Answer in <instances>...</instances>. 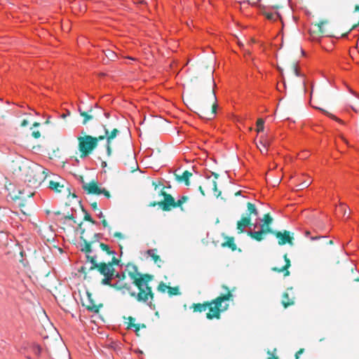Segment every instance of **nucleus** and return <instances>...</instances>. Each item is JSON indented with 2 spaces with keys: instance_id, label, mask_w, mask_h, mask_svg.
Instances as JSON below:
<instances>
[{
  "instance_id": "obj_31",
  "label": "nucleus",
  "mask_w": 359,
  "mask_h": 359,
  "mask_svg": "<svg viewBox=\"0 0 359 359\" xmlns=\"http://www.w3.org/2000/svg\"><path fill=\"white\" fill-rule=\"evenodd\" d=\"M264 128V121L262 118H258L257 121V129L256 131L259 133L262 132Z\"/></svg>"
},
{
  "instance_id": "obj_30",
  "label": "nucleus",
  "mask_w": 359,
  "mask_h": 359,
  "mask_svg": "<svg viewBox=\"0 0 359 359\" xmlns=\"http://www.w3.org/2000/svg\"><path fill=\"white\" fill-rule=\"evenodd\" d=\"M189 199V197L187 196H183L181 197L180 199H179L177 201L175 202V208H180L182 210H183V208L182 207V204H184L185 202H187Z\"/></svg>"
},
{
  "instance_id": "obj_32",
  "label": "nucleus",
  "mask_w": 359,
  "mask_h": 359,
  "mask_svg": "<svg viewBox=\"0 0 359 359\" xmlns=\"http://www.w3.org/2000/svg\"><path fill=\"white\" fill-rule=\"evenodd\" d=\"M168 292L170 296L180 294V290L178 287H170L168 286Z\"/></svg>"
},
{
  "instance_id": "obj_48",
  "label": "nucleus",
  "mask_w": 359,
  "mask_h": 359,
  "mask_svg": "<svg viewBox=\"0 0 359 359\" xmlns=\"http://www.w3.org/2000/svg\"><path fill=\"white\" fill-rule=\"evenodd\" d=\"M114 236L118 239H123L124 238L123 235L121 232H118V231L115 232L114 233Z\"/></svg>"
},
{
  "instance_id": "obj_60",
  "label": "nucleus",
  "mask_w": 359,
  "mask_h": 359,
  "mask_svg": "<svg viewBox=\"0 0 359 359\" xmlns=\"http://www.w3.org/2000/svg\"><path fill=\"white\" fill-rule=\"evenodd\" d=\"M268 359H279L278 356L271 355V357H269Z\"/></svg>"
},
{
  "instance_id": "obj_37",
  "label": "nucleus",
  "mask_w": 359,
  "mask_h": 359,
  "mask_svg": "<svg viewBox=\"0 0 359 359\" xmlns=\"http://www.w3.org/2000/svg\"><path fill=\"white\" fill-rule=\"evenodd\" d=\"M266 18L271 20H276L279 18L278 13H265Z\"/></svg>"
},
{
  "instance_id": "obj_57",
  "label": "nucleus",
  "mask_w": 359,
  "mask_h": 359,
  "mask_svg": "<svg viewBox=\"0 0 359 359\" xmlns=\"http://www.w3.org/2000/svg\"><path fill=\"white\" fill-rule=\"evenodd\" d=\"M133 1L136 4H143L144 3V0H133Z\"/></svg>"
},
{
  "instance_id": "obj_15",
  "label": "nucleus",
  "mask_w": 359,
  "mask_h": 359,
  "mask_svg": "<svg viewBox=\"0 0 359 359\" xmlns=\"http://www.w3.org/2000/svg\"><path fill=\"white\" fill-rule=\"evenodd\" d=\"M273 218L269 213H266L264 215L262 219V223L261 224V229L266 230V231L269 233H273L274 230H273L271 227V225L273 222Z\"/></svg>"
},
{
  "instance_id": "obj_19",
  "label": "nucleus",
  "mask_w": 359,
  "mask_h": 359,
  "mask_svg": "<svg viewBox=\"0 0 359 359\" xmlns=\"http://www.w3.org/2000/svg\"><path fill=\"white\" fill-rule=\"evenodd\" d=\"M267 233H268L266 231V230L261 229L259 231H257L248 232V236H249L250 238H253L254 240L259 242L264 239V236Z\"/></svg>"
},
{
  "instance_id": "obj_14",
  "label": "nucleus",
  "mask_w": 359,
  "mask_h": 359,
  "mask_svg": "<svg viewBox=\"0 0 359 359\" xmlns=\"http://www.w3.org/2000/svg\"><path fill=\"white\" fill-rule=\"evenodd\" d=\"M79 112L81 116L83 117V125H86L88 121L93 120L95 116H97V111L95 112L93 107H90L88 111H83L80 107H79Z\"/></svg>"
},
{
  "instance_id": "obj_62",
  "label": "nucleus",
  "mask_w": 359,
  "mask_h": 359,
  "mask_svg": "<svg viewBox=\"0 0 359 359\" xmlns=\"http://www.w3.org/2000/svg\"><path fill=\"white\" fill-rule=\"evenodd\" d=\"M234 195L236 196H241V191H238L236 192Z\"/></svg>"
},
{
  "instance_id": "obj_28",
  "label": "nucleus",
  "mask_w": 359,
  "mask_h": 359,
  "mask_svg": "<svg viewBox=\"0 0 359 359\" xmlns=\"http://www.w3.org/2000/svg\"><path fill=\"white\" fill-rule=\"evenodd\" d=\"M99 246L102 249V251L105 252L108 255H111L112 257H115V252L111 250L109 246L103 243H99Z\"/></svg>"
},
{
  "instance_id": "obj_52",
  "label": "nucleus",
  "mask_w": 359,
  "mask_h": 359,
  "mask_svg": "<svg viewBox=\"0 0 359 359\" xmlns=\"http://www.w3.org/2000/svg\"><path fill=\"white\" fill-rule=\"evenodd\" d=\"M90 205L94 210H98L97 202L95 201L91 203Z\"/></svg>"
},
{
  "instance_id": "obj_29",
  "label": "nucleus",
  "mask_w": 359,
  "mask_h": 359,
  "mask_svg": "<svg viewBox=\"0 0 359 359\" xmlns=\"http://www.w3.org/2000/svg\"><path fill=\"white\" fill-rule=\"evenodd\" d=\"M316 109H318L319 110L322 111L326 116H327L328 117L331 118L332 119L341 123V124H344V122L341 120L340 118H337V116H335L334 114L330 113L329 111L323 109H321V108H319L316 106H313Z\"/></svg>"
},
{
  "instance_id": "obj_21",
  "label": "nucleus",
  "mask_w": 359,
  "mask_h": 359,
  "mask_svg": "<svg viewBox=\"0 0 359 359\" xmlns=\"http://www.w3.org/2000/svg\"><path fill=\"white\" fill-rule=\"evenodd\" d=\"M203 67H199L197 72L196 75L193 76L189 81L190 87L191 89L194 90L197 88V87L199 85L200 81H199V76L201 75V73L203 72Z\"/></svg>"
},
{
  "instance_id": "obj_9",
  "label": "nucleus",
  "mask_w": 359,
  "mask_h": 359,
  "mask_svg": "<svg viewBox=\"0 0 359 359\" xmlns=\"http://www.w3.org/2000/svg\"><path fill=\"white\" fill-rule=\"evenodd\" d=\"M83 189L87 191L88 194L100 195L103 194L107 198L111 197V194L109 191L105 189H102L99 187L97 182L93 180L89 183L83 185Z\"/></svg>"
},
{
  "instance_id": "obj_5",
  "label": "nucleus",
  "mask_w": 359,
  "mask_h": 359,
  "mask_svg": "<svg viewBox=\"0 0 359 359\" xmlns=\"http://www.w3.org/2000/svg\"><path fill=\"white\" fill-rule=\"evenodd\" d=\"M87 261L90 262L92 265L89 268V271L97 269L102 275H114L115 269L114 265H118L119 260L116 257H112L111 261L107 263L105 262H97V256L86 255Z\"/></svg>"
},
{
  "instance_id": "obj_26",
  "label": "nucleus",
  "mask_w": 359,
  "mask_h": 359,
  "mask_svg": "<svg viewBox=\"0 0 359 359\" xmlns=\"http://www.w3.org/2000/svg\"><path fill=\"white\" fill-rule=\"evenodd\" d=\"M225 238L226 239V241L222 243V246L223 248H229L232 251H235L237 249V246L234 242V238L226 236Z\"/></svg>"
},
{
  "instance_id": "obj_63",
  "label": "nucleus",
  "mask_w": 359,
  "mask_h": 359,
  "mask_svg": "<svg viewBox=\"0 0 359 359\" xmlns=\"http://www.w3.org/2000/svg\"><path fill=\"white\" fill-rule=\"evenodd\" d=\"M39 125H40V123H38V122H34V123H33V126H34V127H38V126H39Z\"/></svg>"
},
{
  "instance_id": "obj_49",
  "label": "nucleus",
  "mask_w": 359,
  "mask_h": 359,
  "mask_svg": "<svg viewBox=\"0 0 359 359\" xmlns=\"http://www.w3.org/2000/svg\"><path fill=\"white\" fill-rule=\"evenodd\" d=\"M101 222H102V224L104 227H105V228L108 227L109 230L111 229V228L110 226H109L108 223H107V220L105 219V218H103Z\"/></svg>"
},
{
  "instance_id": "obj_46",
  "label": "nucleus",
  "mask_w": 359,
  "mask_h": 359,
  "mask_svg": "<svg viewBox=\"0 0 359 359\" xmlns=\"http://www.w3.org/2000/svg\"><path fill=\"white\" fill-rule=\"evenodd\" d=\"M32 135L34 138L38 139L41 137V133L39 130L33 131Z\"/></svg>"
},
{
  "instance_id": "obj_51",
  "label": "nucleus",
  "mask_w": 359,
  "mask_h": 359,
  "mask_svg": "<svg viewBox=\"0 0 359 359\" xmlns=\"http://www.w3.org/2000/svg\"><path fill=\"white\" fill-rule=\"evenodd\" d=\"M270 6L274 8H279L282 7V6L279 5L278 4L273 3V2H271V4H270Z\"/></svg>"
},
{
  "instance_id": "obj_23",
  "label": "nucleus",
  "mask_w": 359,
  "mask_h": 359,
  "mask_svg": "<svg viewBox=\"0 0 359 359\" xmlns=\"http://www.w3.org/2000/svg\"><path fill=\"white\" fill-rule=\"evenodd\" d=\"M291 70H292V72L294 73V74L295 76L302 77V81L301 82H302V84L303 86V90H304V93H306V81H305V79L304 77V75L301 74L299 73L297 62H293L292 64V65H291Z\"/></svg>"
},
{
  "instance_id": "obj_27",
  "label": "nucleus",
  "mask_w": 359,
  "mask_h": 359,
  "mask_svg": "<svg viewBox=\"0 0 359 359\" xmlns=\"http://www.w3.org/2000/svg\"><path fill=\"white\" fill-rule=\"evenodd\" d=\"M212 175L214 176V178H215V180H213L212 182V190H213L215 196L217 198H218L219 196H220V195L222 194V192L220 191H219L217 189V180L219 177V174L217 172H212Z\"/></svg>"
},
{
  "instance_id": "obj_45",
  "label": "nucleus",
  "mask_w": 359,
  "mask_h": 359,
  "mask_svg": "<svg viewBox=\"0 0 359 359\" xmlns=\"http://www.w3.org/2000/svg\"><path fill=\"white\" fill-rule=\"evenodd\" d=\"M65 219H70L74 222V223H76V221L74 219V217L72 214H68L64 217Z\"/></svg>"
},
{
  "instance_id": "obj_40",
  "label": "nucleus",
  "mask_w": 359,
  "mask_h": 359,
  "mask_svg": "<svg viewBox=\"0 0 359 359\" xmlns=\"http://www.w3.org/2000/svg\"><path fill=\"white\" fill-rule=\"evenodd\" d=\"M83 211L85 212V215H84V217H83V219L85 221H88V222H91L92 224H95V222L92 219L91 216L90 215V214L86 212L84 209H83Z\"/></svg>"
},
{
  "instance_id": "obj_55",
  "label": "nucleus",
  "mask_w": 359,
  "mask_h": 359,
  "mask_svg": "<svg viewBox=\"0 0 359 359\" xmlns=\"http://www.w3.org/2000/svg\"><path fill=\"white\" fill-rule=\"evenodd\" d=\"M70 115V112L69 111H67V114H62L60 117L62 118H65L67 116H69Z\"/></svg>"
},
{
  "instance_id": "obj_38",
  "label": "nucleus",
  "mask_w": 359,
  "mask_h": 359,
  "mask_svg": "<svg viewBox=\"0 0 359 359\" xmlns=\"http://www.w3.org/2000/svg\"><path fill=\"white\" fill-rule=\"evenodd\" d=\"M168 286L163 282H161L157 287V290L162 293L165 292V291L168 290Z\"/></svg>"
},
{
  "instance_id": "obj_35",
  "label": "nucleus",
  "mask_w": 359,
  "mask_h": 359,
  "mask_svg": "<svg viewBox=\"0 0 359 359\" xmlns=\"http://www.w3.org/2000/svg\"><path fill=\"white\" fill-rule=\"evenodd\" d=\"M327 22H328L327 20H322V21H320L318 23L315 25L316 26L318 27V32L319 34H325V31L323 29V26L325 24H327Z\"/></svg>"
},
{
  "instance_id": "obj_44",
  "label": "nucleus",
  "mask_w": 359,
  "mask_h": 359,
  "mask_svg": "<svg viewBox=\"0 0 359 359\" xmlns=\"http://www.w3.org/2000/svg\"><path fill=\"white\" fill-rule=\"evenodd\" d=\"M132 328H134L135 332H136V334L139 336V331L140 330V324H134L132 327Z\"/></svg>"
},
{
  "instance_id": "obj_1",
  "label": "nucleus",
  "mask_w": 359,
  "mask_h": 359,
  "mask_svg": "<svg viewBox=\"0 0 359 359\" xmlns=\"http://www.w3.org/2000/svg\"><path fill=\"white\" fill-rule=\"evenodd\" d=\"M212 74L213 70L210 68L204 78L208 86L205 93L203 89H201L198 96L190 93L187 95L185 99L184 98L185 104L191 111L196 113L200 118L207 120H211L215 117L217 108V97L214 89L215 84Z\"/></svg>"
},
{
  "instance_id": "obj_64",
  "label": "nucleus",
  "mask_w": 359,
  "mask_h": 359,
  "mask_svg": "<svg viewBox=\"0 0 359 359\" xmlns=\"http://www.w3.org/2000/svg\"><path fill=\"white\" fill-rule=\"evenodd\" d=\"M353 280L354 281L358 282V281H359V276L355 277V278H353Z\"/></svg>"
},
{
  "instance_id": "obj_33",
  "label": "nucleus",
  "mask_w": 359,
  "mask_h": 359,
  "mask_svg": "<svg viewBox=\"0 0 359 359\" xmlns=\"http://www.w3.org/2000/svg\"><path fill=\"white\" fill-rule=\"evenodd\" d=\"M114 275L104 276V278L102 280V284L109 285L111 287L113 283H111V280Z\"/></svg>"
},
{
  "instance_id": "obj_25",
  "label": "nucleus",
  "mask_w": 359,
  "mask_h": 359,
  "mask_svg": "<svg viewBox=\"0 0 359 359\" xmlns=\"http://www.w3.org/2000/svg\"><path fill=\"white\" fill-rule=\"evenodd\" d=\"M259 214L258 210L257 209L255 204L248 202L247 203V212L245 217H251L252 215L257 216Z\"/></svg>"
},
{
  "instance_id": "obj_56",
  "label": "nucleus",
  "mask_w": 359,
  "mask_h": 359,
  "mask_svg": "<svg viewBox=\"0 0 359 359\" xmlns=\"http://www.w3.org/2000/svg\"><path fill=\"white\" fill-rule=\"evenodd\" d=\"M198 190L200 191V192L201 193V194H202L203 196H205V192H204V191H203V188H202V187H201V186H200V187H198Z\"/></svg>"
},
{
  "instance_id": "obj_59",
  "label": "nucleus",
  "mask_w": 359,
  "mask_h": 359,
  "mask_svg": "<svg viewBox=\"0 0 359 359\" xmlns=\"http://www.w3.org/2000/svg\"><path fill=\"white\" fill-rule=\"evenodd\" d=\"M313 96V86H312L311 87V102H312Z\"/></svg>"
},
{
  "instance_id": "obj_4",
  "label": "nucleus",
  "mask_w": 359,
  "mask_h": 359,
  "mask_svg": "<svg viewBox=\"0 0 359 359\" xmlns=\"http://www.w3.org/2000/svg\"><path fill=\"white\" fill-rule=\"evenodd\" d=\"M127 269L129 277L138 290L137 296L139 299L147 298L148 295L150 296L153 290L149 283L153 280L154 276L149 273H140L137 266L133 264H128Z\"/></svg>"
},
{
  "instance_id": "obj_6",
  "label": "nucleus",
  "mask_w": 359,
  "mask_h": 359,
  "mask_svg": "<svg viewBox=\"0 0 359 359\" xmlns=\"http://www.w3.org/2000/svg\"><path fill=\"white\" fill-rule=\"evenodd\" d=\"M111 287L115 289L116 290L121 291L123 294H125L126 292H128L129 295L131 297L135 298L137 302L146 304L151 309H155V304L154 303V292L153 291H151V294L150 296L148 295L147 298L139 299L138 297L137 296V292L132 290L131 285L128 283L124 282V280H118L117 282L113 283V285H111Z\"/></svg>"
},
{
  "instance_id": "obj_41",
  "label": "nucleus",
  "mask_w": 359,
  "mask_h": 359,
  "mask_svg": "<svg viewBox=\"0 0 359 359\" xmlns=\"http://www.w3.org/2000/svg\"><path fill=\"white\" fill-rule=\"evenodd\" d=\"M128 325H127V329H128V330H130V329H131V328H132L133 325L134 324H135V318H133V317H132V316H129V317L128 318Z\"/></svg>"
},
{
  "instance_id": "obj_2",
  "label": "nucleus",
  "mask_w": 359,
  "mask_h": 359,
  "mask_svg": "<svg viewBox=\"0 0 359 359\" xmlns=\"http://www.w3.org/2000/svg\"><path fill=\"white\" fill-rule=\"evenodd\" d=\"M92 133L94 136L81 131L82 136L77 137L80 157L82 158L89 156L97 148L98 142L104 140H106L107 156L110 157L112 154V141L120 133V130L112 127L110 123H100L93 126Z\"/></svg>"
},
{
  "instance_id": "obj_7",
  "label": "nucleus",
  "mask_w": 359,
  "mask_h": 359,
  "mask_svg": "<svg viewBox=\"0 0 359 359\" xmlns=\"http://www.w3.org/2000/svg\"><path fill=\"white\" fill-rule=\"evenodd\" d=\"M160 195L163 196V200L159 202H153L150 206L154 207L158 205L163 211H170L175 208V198L167 192L162 190Z\"/></svg>"
},
{
  "instance_id": "obj_34",
  "label": "nucleus",
  "mask_w": 359,
  "mask_h": 359,
  "mask_svg": "<svg viewBox=\"0 0 359 359\" xmlns=\"http://www.w3.org/2000/svg\"><path fill=\"white\" fill-rule=\"evenodd\" d=\"M105 55L109 60L111 61H114L115 59L117 57L116 54L114 51L110 50H107L105 51Z\"/></svg>"
},
{
  "instance_id": "obj_22",
  "label": "nucleus",
  "mask_w": 359,
  "mask_h": 359,
  "mask_svg": "<svg viewBox=\"0 0 359 359\" xmlns=\"http://www.w3.org/2000/svg\"><path fill=\"white\" fill-rule=\"evenodd\" d=\"M158 250L156 248L150 249L147 251V255H149L151 259L154 261V262L158 265V267L161 266L159 263H161L162 261L161 259V257L159 255H157Z\"/></svg>"
},
{
  "instance_id": "obj_36",
  "label": "nucleus",
  "mask_w": 359,
  "mask_h": 359,
  "mask_svg": "<svg viewBox=\"0 0 359 359\" xmlns=\"http://www.w3.org/2000/svg\"><path fill=\"white\" fill-rule=\"evenodd\" d=\"M95 109H97V116L103 114L104 117L107 119L110 117V114L107 111H104L102 108H100L97 104L95 106Z\"/></svg>"
},
{
  "instance_id": "obj_42",
  "label": "nucleus",
  "mask_w": 359,
  "mask_h": 359,
  "mask_svg": "<svg viewBox=\"0 0 359 359\" xmlns=\"http://www.w3.org/2000/svg\"><path fill=\"white\" fill-rule=\"evenodd\" d=\"M339 208L341 212L343 213L344 216H345L347 214V212L350 213V209L347 210L345 204L344 203H340Z\"/></svg>"
},
{
  "instance_id": "obj_17",
  "label": "nucleus",
  "mask_w": 359,
  "mask_h": 359,
  "mask_svg": "<svg viewBox=\"0 0 359 359\" xmlns=\"http://www.w3.org/2000/svg\"><path fill=\"white\" fill-rule=\"evenodd\" d=\"M48 187L56 193H61L63 191H65L70 195L69 189L68 187H65L64 184H61L60 182L51 180L49 182Z\"/></svg>"
},
{
  "instance_id": "obj_12",
  "label": "nucleus",
  "mask_w": 359,
  "mask_h": 359,
  "mask_svg": "<svg viewBox=\"0 0 359 359\" xmlns=\"http://www.w3.org/2000/svg\"><path fill=\"white\" fill-rule=\"evenodd\" d=\"M271 141V137L269 135H262L260 137L259 142H256L257 147L262 154H265L268 151V147L270 145Z\"/></svg>"
},
{
  "instance_id": "obj_20",
  "label": "nucleus",
  "mask_w": 359,
  "mask_h": 359,
  "mask_svg": "<svg viewBox=\"0 0 359 359\" xmlns=\"http://www.w3.org/2000/svg\"><path fill=\"white\" fill-rule=\"evenodd\" d=\"M355 270V265L350 262H345L342 264L341 266V272L344 275H348L350 273H353Z\"/></svg>"
},
{
  "instance_id": "obj_53",
  "label": "nucleus",
  "mask_w": 359,
  "mask_h": 359,
  "mask_svg": "<svg viewBox=\"0 0 359 359\" xmlns=\"http://www.w3.org/2000/svg\"><path fill=\"white\" fill-rule=\"evenodd\" d=\"M22 194V193L20 191H19V195H18V196H15L14 197V199H24V198H25V197H24V196H21V194Z\"/></svg>"
},
{
  "instance_id": "obj_61",
  "label": "nucleus",
  "mask_w": 359,
  "mask_h": 359,
  "mask_svg": "<svg viewBox=\"0 0 359 359\" xmlns=\"http://www.w3.org/2000/svg\"><path fill=\"white\" fill-rule=\"evenodd\" d=\"M54 214L55 215H60L62 214V212L60 211H59V210H57V211L54 212Z\"/></svg>"
},
{
  "instance_id": "obj_10",
  "label": "nucleus",
  "mask_w": 359,
  "mask_h": 359,
  "mask_svg": "<svg viewBox=\"0 0 359 359\" xmlns=\"http://www.w3.org/2000/svg\"><path fill=\"white\" fill-rule=\"evenodd\" d=\"M86 294L87 298L82 301V305L85 306L88 311L98 313L100 309L103 307V304H95V302L93 298V294L90 292H87Z\"/></svg>"
},
{
  "instance_id": "obj_24",
  "label": "nucleus",
  "mask_w": 359,
  "mask_h": 359,
  "mask_svg": "<svg viewBox=\"0 0 359 359\" xmlns=\"http://www.w3.org/2000/svg\"><path fill=\"white\" fill-rule=\"evenodd\" d=\"M281 304L284 308H287L290 306H292L294 304V298L290 297L287 292H284L282 295Z\"/></svg>"
},
{
  "instance_id": "obj_11",
  "label": "nucleus",
  "mask_w": 359,
  "mask_h": 359,
  "mask_svg": "<svg viewBox=\"0 0 359 359\" xmlns=\"http://www.w3.org/2000/svg\"><path fill=\"white\" fill-rule=\"evenodd\" d=\"M271 234H273L278 238V245H283L287 243L290 245H293V234L291 235L290 232L287 230H284L283 231H278L274 230L273 233H272Z\"/></svg>"
},
{
  "instance_id": "obj_8",
  "label": "nucleus",
  "mask_w": 359,
  "mask_h": 359,
  "mask_svg": "<svg viewBox=\"0 0 359 359\" xmlns=\"http://www.w3.org/2000/svg\"><path fill=\"white\" fill-rule=\"evenodd\" d=\"M84 232L85 229H81L80 239L82 241L81 251L85 252L87 255H90L92 252V248L94 244L96 243H99V239L101 237L100 233H95L93 239L90 241H88L86 238H84Z\"/></svg>"
},
{
  "instance_id": "obj_47",
  "label": "nucleus",
  "mask_w": 359,
  "mask_h": 359,
  "mask_svg": "<svg viewBox=\"0 0 359 359\" xmlns=\"http://www.w3.org/2000/svg\"><path fill=\"white\" fill-rule=\"evenodd\" d=\"M304 351V348H300L297 352H296L295 355H294V357H295V359H299V356L302 353H303Z\"/></svg>"
},
{
  "instance_id": "obj_50",
  "label": "nucleus",
  "mask_w": 359,
  "mask_h": 359,
  "mask_svg": "<svg viewBox=\"0 0 359 359\" xmlns=\"http://www.w3.org/2000/svg\"><path fill=\"white\" fill-rule=\"evenodd\" d=\"M41 349L40 346H35V347H34V353H35L36 355H40V353H41Z\"/></svg>"
},
{
  "instance_id": "obj_43",
  "label": "nucleus",
  "mask_w": 359,
  "mask_h": 359,
  "mask_svg": "<svg viewBox=\"0 0 359 359\" xmlns=\"http://www.w3.org/2000/svg\"><path fill=\"white\" fill-rule=\"evenodd\" d=\"M116 278H118V280H124L126 278V275L125 272L121 273H117L114 275Z\"/></svg>"
},
{
  "instance_id": "obj_58",
  "label": "nucleus",
  "mask_w": 359,
  "mask_h": 359,
  "mask_svg": "<svg viewBox=\"0 0 359 359\" xmlns=\"http://www.w3.org/2000/svg\"><path fill=\"white\" fill-rule=\"evenodd\" d=\"M98 216H99V217H100V219H102L103 218H104V215H103V213H102V212L101 210H100V212H99V215H98Z\"/></svg>"
},
{
  "instance_id": "obj_3",
  "label": "nucleus",
  "mask_w": 359,
  "mask_h": 359,
  "mask_svg": "<svg viewBox=\"0 0 359 359\" xmlns=\"http://www.w3.org/2000/svg\"><path fill=\"white\" fill-rule=\"evenodd\" d=\"M222 288L225 291V293L210 301H205L203 303H194L190 309L194 313H202L208 309V312L206 313V318L208 320L220 319L221 313L229 309V302L233 301V292L235 290V287L230 289L226 285H222Z\"/></svg>"
},
{
  "instance_id": "obj_54",
  "label": "nucleus",
  "mask_w": 359,
  "mask_h": 359,
  "mask_svg": "<svg viewBox=\"0 0 359 359\" xmlns=\"http://www.w3.org/2000/svg\"><path fill=\"white\" fill-rule=\"evenodd\" d=\"M27 124H28V121H27V120H25H25H23V121L21 122L20 126H21L22 127H25L26 126H27Z\"/></svg>"
},
{
  "instance_id": "obj_39",
  "label": "nucleus",
  "mask_w": 359,
  "mask_h": 359,
  "mask_svg": "<svg viewBox=\"0 0 359 359\" xmlns=\"http://www.w3.org/2000/svg\"><path fill=\"white\" fill-rule=\"evenodd\" d=\"M311 181L305 180L303 182H302L301 184H298L297 187L299 190H301V189L307 188L311 184Z\"/></svg>"
},
{
  "instance_id": "obj_16",
  "label": "nucleus",
  "mask_w": 359,
  "mask_h": 359,
  "mask_svg": "<svg viewBox=\"0 0 359 359\" xmlns=\"http://www.w3.org/2000/svg\"><path fill=\"white\" fill-rule=\"evenodd\" d=\"M252 225L251 217L242 216L240 220L237 222V230L238 233L244 232V228Z\"/></svg>"
},
{
  "instance_id": "obj_18",
  "label": "nucleus",
  "mask_w": 359,
  "mask_h": 359,
  "mask_svg": "<svg viewBox=\"0 0 359 359\" xmlns=\"http://www.w3.org/2000/svg\"><path fill=\"white\" fill-rule=\"evenodd\" d=\"M175 179L179 182H184L187 186L190 184L189 179L192 176V173L189 170H185L183 172L182 175H175Z\"/></svg>"
},
{
  "instance_id": "obj_13",
  "label": "nucleus",
  "mask_w": 359,
  "mask_h": 359,
  "mask_svg": "<svg viewBox=\"0 0 359 359\" xmlns=\"http://www.w3.org/2000/svg\"><path fill=\"white\" fill-rule=\"evenodd\" d=\"M283 259L285 260V265L280 268L277 267V266H273L271 268V271H274V272H277V273H283V276L285 277H286V276H289L290 274V272L288 270V269L291 266V262H290V259L288 258L287 254H285L283 255Z\"/></svg>"
}]
</instances>
